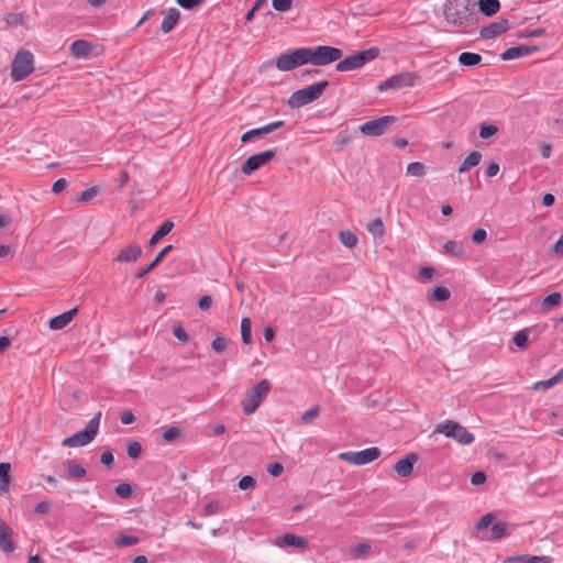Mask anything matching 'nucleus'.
Segmentation results:
<instances>
[{"label": "nucleus", "mask_w": 563, "mask_h": 563, "mask_svg": "<svg viewBox=\"0 0 563 563\" xmlns=\"http://www.w3.org/2000/svg\"><path fill=\"white\" fill-rule=\"evenodd\" d=\"M434 432L444 434L462 445L471 444L475 439L472 432L454 420H445L439 423Z\"/></svg>", "instance_id": "obj_7"}, {"label": "nucleus", "mask_w": 563, "mask_h": 563, "mask_svg": "<svg viewBox=\"0 0 563 563\" xmlns=\"http://www.w3.org/2000/svg\"><path fill=\"white\" fill-rule=\"evenodd\" d=\"M173 249L174 247L172 244L164 246L156 254V256L153 258L152 262H150L146 266H144L143 268H141L140 271H137L135 273L134 277L137 279L144 278L150 272L155 269L164 261V258L167 256V254H169L172 252Z\"/></svg>", "instance_id": "obj_19"}, {"label": "nucleus", "mask_w": 563, "mask_h": 563, "mask_svg": "<svg viewBox=\"0 0 563 563\" xmlns=\"http://www.w3.org/2000/svg\"><path fill=\"white\" fill-rule=\"evenodd\" d=\"M11 465L9 463H0V493L9 489Z\"/></svg>", "instance_id": "obj_31"}, {"label": "nucleus", "mask_w": 563, "mask_h": 563, "mask_svg": "<svg viewBox=\"0 0 563 563\" xmlns=\"http://www.w3.org/2000/svg\"><path fill=\"white\" fill-rule=\"evenodd\" d=\"M173 334L181 343H187L189 340V335L181 324H177V325L173 327Z\"/></svg>", "instance_id": "obj_51"}, {"label": "nucleus", "mask_w": 563, "mask_h": 563, "mask_svg": "<svg viewBox=\"0 0 563 563\" xmlns=\"http://www.w3.org/2000/svg\"><path fill=\"white\" fill-rule=\"evenodd\" d=\"M278 547H292L302 549L308 544V541L299 536L292 533H285L282 538H279L276 542Z\"/></svg>", "instance_id": "obj_23"}, {"label": "nucleus", "mask_w": 563, "mask_h": 563, "mask_svg": "<svg viewBox=\"0 0 563 563\" xmlns=\"http://www.w3.org/2000/svg\"><path fill=\"white\" fill-rule=\"evenodd\" d=\"M267 472L269 473L271 476L278 477L283 474L284 466L279 462H274L267 465Z\"/></svg>", "instance_id": "obj_59"}, {"label": "nucleus", "mask_w": 563, "mask_h": 563, "mask_svg": "<svg viewBox=\"0 0 563 563\" xmlns=\"http://www.w3.org/2000/svg\"><path fill=\"white\" fill-rule=\"evenodd\" d=\"M442 253L454 258H462L465 256V249L462 242L450 240L443 244Z\"/></svg>", "instance_id": "obj_25"}, {"label": "nucleus", "mask_w": 563, "mask_h": 563, "mask_svg": "<svg viewBox=\"0 0 563 563\" xmlns=\"http://www.w3.org/2000/svg\"><path fill=\"white\" fill-rule=\"evenodd\" d=\"M140 542V539L135 536H129V534H120L118 536L113 543L117 548H126V547H132V545H135Z\"/></svg>", "instance_id": "obj_35"}, {"label": "nucleus", "mask_w": 563, "mask_h": 563, "mask_svg": "<svg viewBox=\"0 0 563 563\" xmlns=\"http://www.w3.org/2000/svg\"><path fill=\"white\" fill-rule=\"evenodd\" d=\"M266 134H269V131H268V129H267V126L265 124V125H263L261 128H255V129L246 131L245 133H243L241 135L240 140H241L242 143H247V142L252 141L255 137H261V136H264Z\"/></svg>", "instance_id": "obj_32"}, {"label": "nucleus", "mask_w": 563, "mask_h": 563, "mask_svg": "<svg viewBox=\"0 0 563 563\" xmlns=\"http://www.w3.org/2000/svg\"><path fill=\"white\" fill-rule=\"evenodd\" d=\"M277 154V148H271L251 155L241 166V172L244 175H252L266 164H268Z\"/></svg>", "instance_id": "obj_13"}, {"label": "nucleus", "mask_w": 563, "mask_h": 563, "mask_svg": "<svg viewBox=\"0 0 563 563\" xmlns=\"http://www.w3.org/2000/svg\"><path fill=\"white\" fill-rule=\"evenodd\" d=\"M292 5V0H272V7L279 12L288 11Z\"/></svg>", "instance_id": "obj_52"}, {"label": "nucleus", "mask_w": 563, "mask_h": 563, "mask_svg": "<svg viewBox=\"0 0 563 563\" xmlns=\"http://www.w3.org/2000/svg\"><path fill=\"white\" fill-rule=\"evenodd\" d=\"M241 338L244 344L252 343V321L250 318H243L241 321Z\"/></svg>", "instance_id": "obj_36"}, {"label": "nucleus", "mask_w": 563, "mask_h": 563, "mask_svg": "<svg viewBox=\"0 0 563 563\" xmlns=\"http://www.w3.org/2000/svg\"><path fill=\"white\" fill-rule=\"evenodd\" d=\"M219 509H220V506L218 503L210 501L205 505L202 512L205 516H210V515L217 514L219 511Z\"/></svg>", "instance_id": "obj_64"}, {"label": "nucleus", "mask_w": 563, "mask_h": 563, "mask_svg": "<svg viewBox=\"0 0 563 563\" xmlns=\"http://www.w3.org/2000/svg\"><path fill=\"white\" fill-rule=\"evenodd\" d=\"M498 132V128L494 124L482 123L479 125V137L487 140Z\"/></svg>", "instance_id": "obj_43"}, {"label": "nucleus", "mask_w": 563, "mask_h": 563, "mask_svg": "<svg viewBox=\"0 0 563 563\" xmlns=\"http://www.w3.org/2000/svg\"><path fill=\"white\" fill-rule=\"evenodd\" d=\"M380 54V49L376 46L360 51L353 55L346 56L338 60L335 70L340 73L361 69L366 64L376 59Z\"/></svg>", "instance_id": "obj_2"}, {"label": "nucleus", "mask_w": 563, "mask_h": 563, "mask_svg": "<svg viewBox=\"0 0 563 563\" xmlns=\"http://www.w3.org/2000/svg\"><path fill=\"white\" fill-rule=\"evenodd\" d=\"M495 519V515L493 512H488L479 518V520L476 522L475 528L477 530H483L488 528Z\"/></svg>", "instance_id": "obj_50"}, {"label": "nucleus", "mask_w": 563, "mask_h": 563, "mask_svg": "<svg viewBox=\"0 0 563 563\" xmlns=\"http://www.w3.org/2000/svg\"><path fill=\"white\" fill-rule=\"evenodd\" d=\"M319 411V406H313L301 416V421L303 423H310L314 418L318 417Z\"/></svg>", "instance_id": "obj_57"}, {"label": "nucleus", "mask_w": 563, "mask_h": 563, "mask_svg": "<svg viewBox=\"0 0 563 563\" xmlns=\"http://www.w3.org/2000/svg\"><path fill=\"white\" fill-rule=\"evenodd\" d=\"M382 452L379 448L372 446L362 451H350L339 454V459L354 465H365L380 456Z\"/></svg>", "instance_id": "obj_12"}, {"label": "nucleus", "mask_w": 563, "mask_h": 563, "mask_svg": "<svg viewBox=\"0 0 563 563\" xmlns=\"http://www.w3.org/2000/svg\"><path fill=\"white\" fill-rule=\"evenodd\" d=\"M367 231L375 238H380L385 233L384 223L380 218L371 220L367 225Z\"/></svg>", "instance_id": "obj_34"}, {"label": "nucleus", "mask_w": 563, "mask_h": 563, "mask_svg": "<svg viewBox=\"0 0 563 563\" xmlns=\"http://www.w3.org/2000/svg\"><path fill=\"white\" fill-rule=\"evenodd\" d=\"M473 0H446L443 5L444 19L455 26H470L477 21Z\"/></svg>", "instance_id": "obj_1"}, {"label": "nucleus", "mask_w": 563, "mask_h": 563, "mask_svg": "<svg viewBox=\"0 0 563 563\" xmlns=\"http://www.w3.org/2000/svg\"><path fill=\"white\" fill-rule=\"evenodd\" d=\"M352 135L347 132L340 133L338 135V140L335 141V147L338 151H341L344 146H346L352 141Z\"/></svg>", "instance_id": "obj_54"}, {"label": "nucleus", "mask_w": 563, "mask_h": 563, "mask_svg": "<svg viewBox=\"0 0 563 563\" xmlns=\"http://www.w3.org/2000/svg\"><path fill=\"white\" fill-rule=\"evenodd\" d=\"M98 194V188L97 187H90V188H87L86 190L81 191L79 194V196L77 197V201L78 202H89L90 200H92Z\"/></svg>", "instance_id": "obj_48"}, {"label": "nucleus", "mask_w": 563, "mask_h": 563, "mask_svg": "<svg viewBox=\"0 0 563 563\" xmlns=\"http://www.w3.org/2000/svg\"><path fill=\"white\" fill-rule=\"evenodd\" d=\"M212 303H213L212 297L209 296V295H205V296L199 298L197 305H198V308L200 310L207 311V310H209L211 308Z\"/></svg>", "instance_id": "obj_61"}, {"label": "nucleus", "mask_w": 563, "mask_h": 563, "mask_svg": "<svg viewBox=\"0 0 563 563\" xmlns=\"http://www.w3.org/2000/svg\"><path fill=\"white\" fill-rule=\"evenodd\" d=\"M545 33V30L542 27L534 29L532 31L519 32L517 34L518 38H531V37H540Z\"/></svg>", "instance_id": "obj_56"}, {"label": "nucleus", "mask_w": 563, "mask_h": 563, "mask_svg": "<svg viewBox=\"0 0 563 563\" xmlns=\"http://www.w3.org/2000/svg\"><path fill=\"white\" fill-rule=\"evenodd\" d=\"M181 433L179 427H169L163 432L162 438L166 442H174L181 437Z\"/></svg>", "instance_id": "obj_41"}, {"label": "nucleus", "mask_w": 563, "mask_h": 563, "mask_svg": "<svg viewBox=\"0 0 563 563\" xmlns=\"http://www.w3.org/2000/svg\"><path fill=\"white\" fill-rule=\"evenodd\" d=\"M407 173L416 177L426 175V166L420 162H412L407 166Z\"/></svg>", "instance_id": "obj_42"}, {"label": "nucleus", "mask_w": 563, "mask_h": 563, "mask_svg": "<svg viewBox=\"0 0 563 563\" xmlns=\"http://www.w3.org/2000/svg\"><path fill=\"white\" fill-rule=\"evenodd\" d=\"M13 531L10 526L0 518V550L4 553H11L15 550L12 539Z\"/></svg>", "instance_id": "obj_18"}, {"label": "nucleus", "mask_w": 563, "mask_h": 563, "mask_svg": "<svg viewBox=\"0 0 563 563\" xmlns=\"http://www.w3.org/2000/svg\"><path fill=\"white\" fill-rule=\"evenodd\" d=\"M371 551V545L368 543H360L355 545L351 553L354 558H360L366 555Z\"/></svg>", "instance_id": "obj_55"}, {"label": "nucleus", "mask_w": 563, "mask_h": 563, "mask_svg": "<svg viewBox=\"0 0 563 563\" xmlns=\"http://www.w3.org/2000/svg\"><path fill=\"white\" fill-rule=\"evenodd\" d=\"M555 384H556L555 380L553 379V377H551V378L545 379V380L537 382L533 385V389L534 390H547V389L553 387Z\"/></svg>", "instance_id": "obj_62"}, {"label": "nucleus", "mask_w": 563, "mask_h": 563, "mask_svg": "<svg viewBox=\"0 0 563 563\" xmlns=\"http://www.w3.org/2000/svg\"><path fill=\"white\" fill-rule=\"evenodd\" d=\"M483 57L473 52H463L459 55V64L463 67H474L481 64Z\"/></svg>", "instance_id": "obj_29"}, {"label": "nucleus", "mask_w": 563, "mask_h": 563, "mask_svg": "<svg viewBox=\"0 0 563 563\" xmlns=\"http://www.w3.org/2000/svg\"><path fill=\"white\" fill-rule=\"evenodd\" d=\"M143 255L142 247L139 244L130 243L125 247L121 249L113 262L118 263H135Z\"/></svg>", "instance_id": "obj_15"}, {"label": "nucleus", "mask_w": 563, "mask_h": 563, "mask_svg": "<svg viewBox=\"0 0 563 563\" xmlns=\"http://www.w3.org/2000/svg\"><path fill=\"white\" fill-rule=\"evenodd\" d=\"M419 456L417 453H408L394 465V471L401 477H408L413 472V466Z\"/></svg>", "instance_id": "obj_16"}, {"label": "nucleus", "mask_w": 563, "mask_h": 563, "mask_svg": "<svg viewBox=\"0 0 563 563\" xmlns=\"http://www.w3.org/2000/svg\"><path fill=\"white\" fill-rule=\"evenodd\" d=\"M4 22L9 26H18L24 23V15L21 12H9L4 15Z\"/></svg>", "instance_id": "obj_40"}, {"label": "nucleus", "mask_w": 563, "mask_h": 563, "mask_svg": "<svg viewBox=\"0 0 563 563\" xmlns=\"http://www.w3.org/2000/svg\"><path fill=\"white\" fill-rule=\"evenodd\" d=\"M339 240L344 246L349 249H353L358 241L356 234L350 230L341 231L339 233Z\"/></svg>", "instance_id": "obj_37"}, {"label": "nucleus", "mask_w": 563, "mask_h": 563, "mask_svg": "<svg viewBox=\"0 0 563 563\" xmlns=\"http://www.w3.org/2000/svg\"><path fill=\"white\" fill-rule=\"evenodd\" d=\"M272 389V383L264 378L253 389L249 390L242 400V408L245 415L254 413L261 402L267 397Z\"/></svg>", "instance_id": "obj_5"}, {"label": "nucleus", "mask_w": 563, "mask_h": 563, "mask_svg": "<svg viewBox=\"0 0 563 563\" xmlns=\"http://www.w3.org/2000/svg\"><path fill=\"white\" fill-rule=\"evenodd\" d=\"M79 307L76 306L58 316L49 319L48 325L52 330H62L67 327L78 313Z\"/></svg>", "instance_id": "obj_20"}, {"label": "nucleus", "mask_w": 563, "mask_h": 563, "mask_svg": "<svg viewBox=\"0 0 563 563\" xmlns=\"http://www.w3.org/2000/svg\"><path fill=\"white\" fill-rule=\"evenodd\" d=\"M93 49V46L90 42L86 40H76L70 45V53L76 58H86L88 57Z\"/></svg>", "instance_id": "obj_21"}, {"label": "nucleus", "mask_w": 563, "mask_h": 563, "mask_svg": "<svg viewBox=\"0 0 563 563\" xmlns=\"http://www.w3.org/2000/svg\"><path fill=\"white\" fill-rule=\"evenodd\" d=\"M531 329H522L515 333L512 343L520 350H525L529 345V331Z\"/></svg>", "instance_id": "obj_33"}, {"label": "nucleus", "mask_w": 563, "mask_h": 563, "mask_svg": "<svg viewBox=\"0 0 563 563\" xmlns=\"http://www.w3.org/2000/svg\"><path fill=\"white\" fill-rule=\"evenodd\" d=\"M100 463L108 467V468H111L114 464V455H113V452L111 450H106L101 456H100Z\"/></svg>", "instance_id": "obj_53"}, {"label": "nucleus", "mask_w": 563, "mask_h": 563, "mask_svg": "<svg viewBox=\"0 0 563 563\" xmlns=\"http://www.w3.org/2000/svg\"><path fill=\"white\" fill-rule=\"evenodd\" d=\"M309 64L314 66H327L334 62L340 60L343 57V51L341 48L329 46V45H318L314 47H307Z\"/></svg>", "instance_id": "obj_6"}, {"label": "nucleus", "mask_w": 563, "mask_h": 563, "mask_svg": "<svg viewBox=\"0 0 563 563\" xmlns=\"http://www.w3.org/2000/svg\"><path fill=\"white\" fill-rule=\"evenodd\" d=\"M51 510V504L49 501L43 500L35 505L34 511L38 515H46Z\"/></svg>", "instance_id": "obj_63"}, {"label": "nucleus", "mask_w": 563, "mask_h": 563, "mask_svg": "<svg viewBox=\"0 0 563 563\" xmlns=\"http://www.w3.org/2000/svg\"><path fill=\"white\" fill-rule=\"evenodd\" d=\"M490 532L492 540H499L508 534V526L505 521H498L493 525Z\"/></svg>", "instance_id": "obj_38"}, {"label": "nucleus", "mask_w": 563, "mask_h": 563, "mask_svg": "<svg viewBox=\"0 0 563 563\" xmlns=\"http://www.w3.org/2000/svg\"><path fill=\"white\" fill-rule=\"evenodd\" d=\"M101 412H97L86 424L82 431H79L62 441L63 446L78 448L89 444L98 434Z\"/></svg>", "instance_id": "obj_4"}, {"label": "nucleus", "mask_w": 563, "mask_h": 563, "mask_svg": "<svg viewBox=\"0 0 563 563\" xmlns=\"http://www.w3.org/2000/svg\"><path fill=\"white\" fill-rule=\"evenodd\" d=\"M509 29V20L506 18H501L498 21L492 22L488 25L483 26L479 31V36L484 40H492L507 32Z\"/></svg>", "instance_id": "obj_14"}, {"label": "nucleus", "mask_w": 563, "mask_h": 563, "mask_svg": "<svg viewBox=\"0 0 563 563\" xmlns=\"http://www.w3.org/2000/svg\"><path fill=\"white\" fill-rule=\"evenodd\" d=\"M174 227L175 223L172 220L164 221L151 236L148 241V246L153 247L154 245H156L163 238H165L167 234L172 232Z\"/></svg>", "instance_id": "obj_26"}, {"label": "nucleus", "mask_w": 563, "mask_h": 563, "mask_svg": "<svg viewBox=\"0 0 563 563\" xmlns=\"http://www.w3.org/2000/svg\"><path fill=\"white\" fill-rule=\"evenodd\" d=\"M238 487L241 490L253 489L256 487V479L251 475H245L240 478Z\"/></svg>", "instance_id": "obj_46"}, {"label": "nucleus", "mask_w": 563, "mask_h": 563, "mask_svg": "<svg viewBox=\"0 0 563 563\" xmlns=\"http://www.w3.org/2000/svg\"><path fill=\"white\" fill-rule=\"evenodd\" d=\"M126 454L130 459L136 460L142 454V445L137 441H131L129 442L126 446Z\"/></svg>", "instance_id": "obj_44"}, {"label": "nucleus", "mask_w": 563, "mask_h": 563, "mask_svg": "<svg viewBox=\"0 0 563 563\" xmlns=\"http://www.w3.org/2000/svg\"><path fill=\"white\" fill-rule=\"evenodd\" d=\"M64 467L67 472V476L69 479H79L86 476L87 471L81 465L77 464L73 460L64 461Z\"/></svg>", "instance_id": "obj_27"}, {"label": "nucleus", "mask_w": 563, "mask_h": 563, "mask_svg": "<svg viewBox=\"0 0 563 563\" xmlns=\"http://www.w3.org/2000/svg\"><path fill=\"white\" fill-rule=\"evenodd\" d=\"M34 70V56L30 51H19L12 62L10 77L13 81L25 79Z\"/></svg>", "instance_id": "obj_8"}, {"label": "nucleus", "mask_w": 563, "mask_h": 563, "mask_svg": "<svg viewBox=\"0 0 563 563\" xmlns=\"http://www.w3.org/2000/svg\"><path fill=\"white\" fill-rule=\"evenodd\" d=\"M552 559L550 556H537L530 554H519L514 556H508L504 560V563H551Z\"/></svg>", "instance_id": "obj_22"}, {"label": "nucleus", "mask_w": 563, "mask_h": 563, "mask_svg": "<svg viewBox=\"0 0 563 563\" xmlns=\"http://www.w3.org/2000/svg\"><path fill=\"white\" fill-rule=\"evenodd\" d=\"M228 343V339L223 336H217L216 339L212 340L211 347L213 349L214 352L222 353L225 351Z\"/></svg>", "instance_id": "obj_49"}, {"label": "nucleus", "mask_w": 563, "mask_h": 563, "mask_svg": "<svg viewBox=\"0 0 563 563\" xmlns=\"http://www.w3.org/2000/svg\"><path fill=\"white\" fill-rule=\"evenodd\" d=\"M398 121L397 117L384 115L364 122L360 125V132L365 136H382L391 130V126Z\"/></svg>", "instance_id": "obj_10"}, {"label": "nucleus", "mask_w": 563, "mask_h": 563, "mask_svg": "<svg viewBox=\"0 0 563 563\" xmlns=\"http://www.w3.org/2000/svg\"><path fill=\"white\" fill-rule=\"evenodd\" d=\"M180 12L176 8L166 11V15L161 24V31L165 34L169 33L178 23Z\"/></svg>", "instance_id": "obj_24"}, {"label": "nucleus", "mask_w": 563, "mask_h": 563, "mask_svg": "<svg viewBox=\"0 0 563 563\" xmlns=\"http://www.w3.org/2000/svg\"><path fill=\"white\" fill-rule=\"evenodd\" d=\"M329 87L328 80H321L306 88L292 92L288 100V106L297 109L318 100Z\"/></svg>", "instance_id": "obj_3"}, {"label": "nucleus", "mask_w": 563, "mask_h": 563, "mask_svg": "<svg viewBox=\"0 0 563 563\" xmlns=\"http://www.w3.org/2000/svg\"><path fill=\"white\" fill-rule=\"evenodd\" d=\"M307 64H309L307 47L286 51L280 54L275 62L276 68L280 71H290Z\"/></svg>", "instance_id": "obj_9"}, {"label": "nucleus", "mask_w": 563, "mask_h": 563, "mask_svg": "<svg viewBox=\"0 0 563 563\" xmlns=\"http://www.w3.org/2000/svg\"><path fill=\"white\" fill-rule=\"evenodd\" d=\"M478 10L485 16H493L500 10L499 0H478Z\"/></svg>", "instance_id": "obj_28"}, {"label": "nucleus", "mask_w": 563, "mask_h": 563, "mask_svg": "<svg viewBox=\"0 0 563 563\" xmlns=\"http://www.w3.org/2000/svg\"><path fill=\"white\" fill-rule=\"evenodd\" d=\"M561 300L562 296L560 292H552L544 297V299L542 300V305L549 308L558 307L560 306Z\"/></svg>", "instance_id": "obj_47"}, {"label": "nucleus", "mask_w": 563, "mask_h": 563, "mask_svg": "<svg viewBox=\"0 0 563 563\" xmlns=\"http://www.w3.org/2000/svg\"><path fill=\"white\" fill-rule=\"evenodd\" d=\"M451 297L450 290L444 286H437L431 292V299L438 302H444Z\"/></svg>", "instance_id": "obj_39"}, {"label": "nucleus", "mask_w": 563, "mask_h": 563, "mask_svg": "<svg viewBox=\"0 0 563 563\" xmlns=\"http://www.w3.org/2000/svg\"><path fill=\"white\" fill-rule=\"evenodd\" d=\"M420 79V76L412 71H402L400 74H396L382 81L377 86V90L380 92L387 90H397L405 87H413L417 81Z\"/></svg>", "instance_id": "obj_11"}, {"label": "nucleus", "mask_w": 563, "mask_h": 563, "mask_svg": "<svg viewBox=\"0 0 563 563\" xmlns=\"http://www.w3.org/2000/svg\"><path fill=\"white\" fill-rule=\"evenodd\" d=\"M117 496L123 499H128L132 496V486L129 483H121L114 488Z\"/></svg>", "instance_id": "obj_45"}, {"label": "nucleus", "mask_w": 563, "mask_h": 563, "mask_svg": "<svg viewBox=\"0 0 563 563\" xmlns=\"http://www.w3.org/2000/svg\"><path fill=\"white\" fill-rule=\"evenodd\" d=\"M486 479H487V475L485 472L476 471L471 476V484L473 486H479V485L484 484L486 482Z\"/></svg>", "instance_id": "obj_58"}, {"label": "nucleus", "mask_w": 563, "mask_h": 563, "mask_svg": "<svg viewBox=\"0 0 563 563\" xmlns=\"http://www.w3.org/2000/svg\"><path fill=\"white\" fill-rule=\"evenodd\" d=\"M487 240V232L485 229H476L472 234V241L475 244H482Z\"/></svg>", "instance_id": "obj_60"}, {"label": "nucleus", "mask_w": 563, "mask_h": 563, "mask_svg": "<svg viewBox=\"0 0 563 563\" xmlns=\"http://www.w3.org/2000/svg\"><path fill=\"white\" fill-rule=\"evenodd\" d=\"M539 51L537 45H518L511 46L507 48L501 55L500 58L503 60H512L519 57L528 56L534 54Z\"/></svg>", "instance_id": "obj_17"}, {"label": "nucleus", "mask_w": 563, "mask_h": 563, "mask_svg": "<svg viewBox=\"0 0 563 563\" xmlns=\"http://www.w3.org/2000/svg\"><path fill=\"white\" fill-rule=\"evenodd\" d=\"M482 159V154L478 151L471 152L459 166V173H465L468 169L477 166Z\"/></svg>", "instance_id": "obj_30"}]
</instances>
